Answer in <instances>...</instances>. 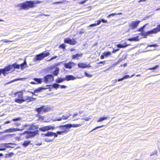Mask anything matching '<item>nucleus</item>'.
<instances>
[{"label": "nucleus", "mask_w": 160, "mask_h": 160, "mask_svg": "<svg viewBox=\"0 0 160 160\" xmlns=\"http://www.w3.org/2000/svg\"><path fill=\"white\" fill-rule=\"evenodd\" d=\"M39 128L38 125H34V124H32L30 126L29 129L30 130H38V129Z\"/></svg>", "instance_id": "obj_20"}, {"label": "nucleus", "mask_w": 160, "mask_h": 160, "mask_svg": "<svg viewBox=\"0 0 160 160\" xmlns=\"http://www.w3.org/2000/svg\"><path fill=\"white\" fill-rule=\"evenodd\" d=\"M39 129L40 131L43 132H44L48 131L47 126L40 128Z\"/></svg>", "instance_id": "obj_31"}, {"label": "nucleus", "mask_w": 160, "mask_h": 160, "mask_svg": "<svg viewBox=\"0 0 160 160\" xmlns=\"http://www.w3.org/2000/svg\"><path fill=\"white\" fill-rule=\"evenodd\" d=\"M50 53L49 52H46V51L43 52L38 54L35 56V61H40L43 60L45 57L49 56Z\"/></svg>", "instance_id": "obj_4"}, {"label": "nucleus", "mask_w": 160, "mask_h": 160, "mask_svg": "<svg viewBox=\"0 0 160 160\" xmlns=\"http://www.w3.org/2000/svg\"><path fill=\"white\" fill-rule=\"evenodd\" d=\"M105 63H106V61H101V62H98V64H105Z\"/></svg>", "instance_id": "obj_53"}, {"label": "nucleus", "mask_w": 160, "mask_h": 160, "mask_svg": "<svg viewBox=\"0 0 160 160\" xmlns=\"http://www.w3.org/2000/svg\"><path fill=\"white\" fill-rule=\"evenodd\" d=\"M8 130L9 131V132H13L16 131V130H15V128H13V129L10 128V129H9Z\"/></svg>", "instance_id": "obj_55"}, {"label": "nucleus", "mask_w": 160, "mask_h": 160, "mask_svg": "<svg viewBox=\"0 0 160 160\" xmlns=\"http://www.w3.org/2000/svg\"><path fill=\"white\" fill-rule=\"evenodd\" d=\"M30 83L31 84H36V83H35V82H31Z\"/></svg>", "instance_id": "obj_64"}, {"label": "nucleus", "mask_w": 160, "mask_h": 160, "mask_svg": "<svg viewBox=\"0 0 160 160\" xmlns=\"http://www.w3.org/2000/svg\"><path fill=\"white\" fill-rule=\"evenodd\" d=\"M130 45V44H126V43L125 42L123 44H118L117 45V47L119 48H124L127 47Z\"/></svg>", "instance_id": "obj_23"}, {"label": "nucleus", "mask_w": 160, "mask_h": 160, "mask_svg": "<svg viewBox=\"0 0 160 160\" xmlns=\"http://www.w3.org/2000/svg\"><path fill=\"white\" fill-rule=\"evenodd\" d=\"M84 75H85V76H86V77H87L88 78H90V77H91L92 76V75H91V74H88V73L86 72H85V73H84Z\"/></svg>", "instance_id": "obj_45"}, {"label": "nucleus", "mask_w": 160, "mask_h": 160, "mask_svg": "<svg viewBox=\"0 0 160 160\" xmlns=\"http://www.w3.org/2000/svg\"><path fill=\"white\" fill-rule=\"evenodd\" d=\"M43 135L45 137L52 136V132H48L44 134Z\"/></svg>", "instance_id": "obj_32"}, {"label": "nucleus", "mask_w": 160, "mask_h": 160, "mask_svg": "<svg viewBox=\"0 0 160 160\" xmlns=\"http://www.w3.org/2000/svg\"><path fill=\"white\" fill-rule=\"evenodd\" d=\"M119 50V49L118 48L116 49H113L112 51V53H116Z\"/></svg>", "instance_id": "obj_49"}, {"label": "nucleus", "mask_w": 160, "mask_h": 160, "mask_svg": "<svg viewBox=\"0 0 160 160\" xmlns=\"http://www.w3.org/2000/svg\"><path fill=\"white\" fill-rule=\"evenodd\" d=\"M97 26L96 23H94V24H92L89 25V27H93V26Z\"/></svg>", "instance_id": "obj_59"}, {"label": "nucleus", "mask_w": 160, "mask_h": 160, "mask_svg": "<svg viewBox=\"0 0 160 160\" xmlns=\"http://www.w3.org/2000/svg\"><path fill=\"white\" fill-rule=\"evenodd\" d=\"M31 142L30 140L25 141L22 144V145L25 147H26L30 144Z\"/></svg>", "instance_id": "obj_25"}, {"label": "nucleus", "mask_w": 160, "mask_h": 160, "mask_svg": "<svg viewBox=\"0 0 160 160\" xmlns=\"http://www.w3.org/2000/svg\"><path fill=\"white\" fill-rule=\"evenodd\" d=\"M63 2L62 1H59V2H54L52 3V4H58L60 3H62Z\"/></svg>", "instance_id": "obj_52"}, {"label": "nucleus", "mask_w": 160, "mask_h": 160, "mask_svg": "<svg viewBox=\"0 0 160 160\" xmlns=\"http://www.w3.org/2000/svg\"><path fill=\"white\" fill-rule=\"evenodd\" d=\"M78 115V113H74L72 115V117L73 118V117H75L76 116Z\"/></svg>", "instance_id": "obj_60"}, {"label": "nucleus", "mask_w": 160, "mask_h": 160, "mask_svg": "<svg viewBox=\"0 0 160 160\" xmlns=\"http://www.w3.org/2000/svg\"><path fill=\"white\" fill-rule=\"evenodd\" d=\"M42 1H28L18 4L16 7H19V10H28L29 8H34L36 7V4H40Z\"/></svg>", "instance_id": "obj_1"}, {"label": "nucleus", "mask_w": 160, "mask_h": 160, "mask_svg": "<svg viewBox=\"0 0 160 160\" xmlns=\"http://www.w3.org/2000/svg\"><path fill=\"white\" fill-rule=\"evenodd\" d=\"M146 0H139L138 1V2L140 3L141 2H144V1H146Z\"/></svg>", "instance_id": "obj_62"}, {"label": "nucleus", "mask_w": 160, "mask_h": 160, "mask_svg": "<svg viewBox=\"0 0 160 160\" xmlns=\"http://www.w3.org/2000/svg\"><path fill=\"white\" fill-rule=\"evenodd\" d=\"M2 41L3 42H5V43H8V42H12L13 41H9V40H7V39L2 40Z\"/></svg>", "instance_id": "obj_46"}, {"label": "nucleus", "mask_w": 160, "mask_h": 160, "mask_svg": "<svg viewBox=\"0 0 160 160\" xmlns=\"http://www.w3.org/2000/svg\"><path fill=\"white\" fill-rule=\"evenodd\" d=\"M64 42L71 45H74L77 43V41L75 39H71L69 38L64 39Z\"/></svg>", "instance_id": "obj_10"}, {"label": "nucleus", "mask_w": 160, "mask_h": 160, "mask_svg": "<svg viewBox=\"0 0 160 160\" xmlns=\"http://www.w3.org/2000/svg\"><path fill=\"white\" fill-rule=\"evenodd\" d=\"M77 3L81 4H83L85 3L87 0H76Z\"/></svg>", "instance_id": "obj_33"}, {"label": "nucleus", "mask_w": 160, "mask_h": 160, "mask_svg": "<svg viewBox=\"0 0 160 160\" xmlns=\"http://www.w3.org/2000/svg\"><path fill=\"white\" fill-rule=\"evenodd\" d=\"M75 50V49L74 48H71L70 49V51L71 52H72Z\"/></svg>", "instance_id": "obj_63"}, {"label": "nucleus", "mask_w": 160, "mask_h": 160, "mask_svg": "<svg viewBox=\"0 0 160 160\" xmlns=\"http://www.w3.org/2000/svg\"><path fill=\"white\" fill-rule=\"evenodd\" d=\"M53 139H49L48 138H46L45 139V141L47 142H51L53 140Z\"/></svg>", "instance_id": "obj_48"}, {"label": "nucleus", "mask_w": 160, "mask_h": 160, "mask_svg": "<svg viewBox=\"0 0 160 160\" xmlns=\"http://www.w3.org/2000/svg\"><path fill=\"white\" fill-rule=\"evenodd\" d=\"M59 86V85L57 83H54L52 85V87L55 88H58Z\"/></svg>", "instance_id": "obj_43"}, {"label": "nucleus", "mask_w": 160, "mask_h": 160, "mask_svg": "<svg viewBox=\"0 0 160 160\" xmlns=\"http://www.w3.org/2000/svg\"><path fill=\"white\" fill-rule=\"evenodd\" d=\"M57 57H58L57 56H55L54 57H52V58H51V59L50 60H49V61H50L52 59H54L56 58Z\"/></svg>", "instance_id": "obj_58"}, {"label": "nucleus", "mask_w": 160, "mask_h": 160, "mask_svg": "<svg viewBox=\"0 0 160 160\" xmlns=\"http://www.w3.org/2000/svg\"><path fill=\"white\" fill-rule=\"evenodd\" d=\"M60 88L62 89L64 88H66L67 87L65 85H60Z\"/></svg>", "instance_id": "obj_57"}, {"label": "nucleus", "mask_w": 160, "mask_h": 160, "mask_svg": "<svg viewBox=\"0 0 160 160\" xmlns=\"http://www.w3.org/2000/svg\"><path fill=\"white\" fill-rule=\"evenodd\" d=\"M17 80V79H14L12 80L11 81L9 82H7L6 83H5V85H7V84H9L11 83H12V82H13L15 81H16Z\"/></svg>", "instance_id": "obj_47"}, {"label": "nucleus", "mask_w": 160, "mask_h": 160, "mask_svg": "<svg viewBox=\"0 0 160 160\" xmlns=\"http://www.w3.org/2000/svg\"><path fill=\"white\" fill-rule=\"evenodd\" d=\"M160 31V24L158 25L157 27L153 28L152 30L146 32L145 33V35L148 36L150 34L156 33Z\"/></svg>", "instance_id": "obj_8"}, {"label": "nucleus", "mask_w": 160, "mask_h": 160, "mask_svg": "<svg viewBox=\"0 0 160 160\" xmlns=\"http://www.w3.org/2000/svg\"><path fill=\"white\" fill-rule=\"evenodd\" d=\"M134 75H135L134 74H133L131 76H130L129 75H125V76H124L123 77V79H125L128 78H131V77L134 76Z\"/></svg>", "instance_id": "obj_38"}, {"label": "nucleus", "mask_w": 160, "mask_h": 160, "mask_svg": "<svg viewBox=\"0 0 160 160\" xmlns=\"http://www.w3.org/2000/svg\"><path fill=\"white\" fill-rule=\"evenodd\" d=\"M39 128L38 125H34V124H32L30 126L29 129L30 130H38V129Z\"/></svg>", "instance_id": "obj_21"}, {"label": "nucleus", "mask_w": 160, "mask_h": 160, "mask_svg": "<svg viewBox=\"0 0 160 160\" xmlns=\"http://www.w3.org/2000/svg\"><path fill=\"white\" fill-rule=\"evenodd\" d=\"M84 123L83 122H82L80 123L79 124H66V126H65L67 127H68V128H70L71 127H74V128H76V127H80L81 126H82L83 124Z\"/></svg>", "instance_id": "obj_13"}, {"label": "nucleus", "mask_w": 160, "mask_h": 160, "mask_svg": "<svg viewBox=\"0 0 160 160\" xmlns=\"http://www.w3.org/2000/svg\"><path fill=\"white\" fill-rule=\"evenodd\" d=\"M43 89L44 88L42 87H39L37 89L35 90H34V92H39L41 91L42 90V89Z\"/></svg>", "instance_id": "obj_40"}, {"label": "nucleus", "mask_w": 160, "mask_h": 160, "mask_svg": "<svg viewBox=\"0 0 160 160\" xmlns=\"http://www.w3.org/2000/svg\"><path fill=\"white\" fill-rule=\"evenodd\" d=\"M122 14V13H121V12L118 13H112L110 14H109V15H108L107 16V18H109L111 16H114L116 15H121Z\"/></svg>", "instance_id": "obj_34"}, {"label": "nucleus", "mask_w": 160, "mask_h": 160, "mask_svg": "<svg viewBox=\"0 0 160 160\" xmlns=\"http://www.w3.org/2000/svg\"><path fill=\"white\" fill-rule=\"evenodd\" d=\"M47 127L48 128V131L49 130H53L55 128L54 127L52 126L51 125L47 126Z\"/></svg>", "instance_id": "obj_37"}, {"label": "nucleus", "mask_w": 160, "mask_h": 160, "mask_svg": "<svg viewBox=\"0 0 160 160\" xmlns=\"http://www.w3.org/2000/svg\"><path fill=\"white\" fill-rule=\"evenodd\" d=\"M71 114H69L68 115H63L62 116V119L66 120L68 119V118L71 116Z\"/></svg>", "instance_id": "obj_35"}, {"label": "nucleus", "mask_w": 160, "mask_h": 160, "mask_svg": "<svg viewBox=\"0 0 160 160\" xmlns=\"http://www.w3.org/2000/svg\"><path fill=\"white\" fill-rule=\"evenodd\" d=\"M36 98H33L31 96H26L25 99L21 100L22 101V103L26 102H31L35 101L36 100Z\"/></svg>", "instance_id": "obj_11"}, {"label": "nucleus", "mask_w": 160, "mask_h": 160, "mask_svg": "<svg viewBox=\"0 0 160 160\" xmlns=\"http://www.w3.org/2000/svg\"><path fill=\"white\" fill-rule=\"evenodd\" d=\"M65 80H66L67 81H68L75 80L76 78L72 75H68L65 76Z\"/></svg>", "instance_id": "obj_19"}, {"label": "nucleus", "mask_w": 160, "mask_h": 160, "mask_svg": "<svg viewBox=\"0 0 160 160\" xmlns=\"http://www.w3.org/2000/svg\"><path fill=\"white\" fill-rule=\"evenodd\" d=\"M35 81L37 82L36 84H40L42 82V79L41 78H34L33 79Z\"/></svg>", "instance_id": "obj_26"}, {"label": "nucleus", "mask_w": 160, "mask_h": 160, "mask_svg": "<svg viewBox=\"0 0 160 160\" xmlns=\"http://www.w3.org/2000/svg\"><path fill=\"white\" fill-rule=\"evenodd\" d=\"M78 67L79 68H85L88 67V66L84 63L80 62L78 64Z\"/></svg>", "instance_id": "obj_22"}, {"label": "nucleus", "mask_w": 160, "mask_h": 160, "mask_svg": "<svg viewBox=\"0 0 160 160\" xmlns=\"http://www.w3.org/2000/svg\"><path fill=\"white\" fill-rule=\"evenodd\" d=\"M14 97L16 98L14 99V101L18 103L21 104L22 103L21 100L23 99V92L22 91L17 92L14 94Z\"/></svg>", "instance_id": "obj_2"}, {"label": "nucleus", "mask_w": 160, "mask_h": 160, "mask_svg": "<svg viewBox=\"0 0 160 160\" xmlns=\"http://www.w3.org/2000/svg\"><path fill=\"white\" fill-rule=\"evenodd\" d=\"M75 65V63L73 62H69L67 63H65L64 64V67L66 68L71 69L73 66Z\"/></svg>", "instance_id": "obj_14"}, {"label": "nucleus", "mask_w": 160, "mask_h": 160, "mask_svg": "<svg viewBox=\"0 0 160 160\" xmlns=\"http://www.w3.org/2000/svg\"><path fill=\"white\" fill-rule=\"evenodd\" d=\"M23 134H26V138L28 139L32 138L37 135L39 134V130H35L34 131H24Z\"/></svg>", "instance_id": "obj_3"}, {"label": "nucleus", "mask_w": 160, "mask_h": 160, "mask_svg": "<svg viewBox=\"0 0 160 160\" xmlns=\"http://www.w3.org/2000/svg\"><path fill=\"white\" fill-rule=\"evenodd\" d=\"M64 81H65V78H58L56 79V81L58 83H60L63 82Z\"/></svg>", "instance_id": "obj_28"}, {"label": "nucleus", "mask_w": 160, "mask_h": 160, "mask_svg": "<svg viewBox=\"0 0 160 160\" xmlns=\"http://www.w3.org/2000/svg\"><path fill=\"white\" fill-rule=\"evenodd\" d=\"M20 119V118H13L12 119V120L13 121H17V120H19Z\"/></svg>", "instance_id": "obj_56"}, {"label": "nucleus", "mask_w": 160, "mask_h": 160, "mask_svg": "<svg viewBox=\"0 0 160 160\" xmlns=\"http://www.w3.org/2000/svg\"><path fill=\"white\" fill-rule=\"evenodd\" d=\"M108 119V118L107 117H101L99 119L97 120V122H100L102 121L103 120H107Z\"/></svg>", "instance_id": "obj_30"}, {"label": "nucleus", "mask_w": 160, "mask_h": 160, "mask_svg": "<svg viewBox=\"0 0 160 160\" xmlns=\"http://www.w3.org/2000/svg\"><path fill=\"white\" fill-rule=\"evenodd\" d=\"M140 22V21H132L129 24V26L131 29H135L137 28Z\"/></svg>", "instance_id": "obj_9"}, {"label": "nucleus", "mask_w": 160, "mask_h": 160, "mask_svg": "<svg viewBox=\"0 0 160 160\" xmlns=\"http://www.w3.org/2000/svg\"><path fill=\"white\" fill-rule=\"evenodd\" d=\"M102 22L103 23H107V21L106 20H105L103 19H102L101 20H99L97 21V23L96 24V25H99L101 22Z\"/></svg>", "instance_id": "obj_27"}, {"label": "nucleus", "mask_w": 160, "mask_h": 160, "mask_svg": "<svg viewBox=\"0 0 160 160\" xmlns=\"http://www.w3.org/2000/svg\"><path fill=\"white\" fill-rule=\"evenodd\" d=\"M104 126V125H101V126H98V127H97L95 128H94L91 131H90V132H92V131L97 129H98V128H102V127H103Z\"/></svg>", "instance_id": "obj_42"}, {"label": "nucleus", "mask_w": 160, "mask_h": 160, "mask_svg": "<svg viewBox=\"0 0 160 160\" xmlns=\"http://www.w3.org/2000/svg\"><path fill=\"white\" fill-rule=\"evenodd\" d=\"M54 80V77L52 75L48 74L44 76L43 82L46 83H50Z\"/></svg>", "instance_id": "obj_7"}, {"label": "nucleus", "mask_w": 160, "mask_h": 160, "mask_svg": "<svg viewBox=\"0 0 160 160\" xmlns=\"http://www.w3.org/2000/svg\"><path fill=\"white\" fill-rule=\"evenodd\" d=\"M65 47L66 45L64 43H62L59 46V48H62L64 50L65 49Z\"/></svg>", "instance_id": "obj_39"}, {"label": "nucleus", "mask_w": 160, "mask_h": 160, "mask_svg": "<svg viewBox=\"0 0 160 160\" xmlns=\"http://www.w3.org/2000/svg\"><path fill=\"white\" fill-rule=\"evenodd\" d=\"M62 119V117H60L57 119V120L58 121H61Z\"/></svg>", "instance_id": "obj_61"}, {"label": "nucleus", "mask_w": 160, "mask_h": 160, "mask_svg": "<svg viewBox=\"0 0 160 160\" xmlns=\"http://www.w3.org/2000/svg\"><path fill=\"white\" fill-rule=\"evenodd\" d=\"M59 69L58 68H56L55 70L53 72V76H57L58 75V74L59 73Z\"/></svg>", "instance_id": "obj_29"}, {"label": "nucleus", "mask_w": 160, "mask_h": 160, "mask_svg": "<svg viewBox=\"0 0 160 160\" xmlns=\"http://www.w3.org/2000/svg\"><path fill=\"white\" fill-rule=\"evenodd\" d=\"M58 135H62L63 133V132L61 131H58L57 132Z\"/></svg>", "instance_id": "obj_51"}, {"label": "nucleus", "mask_w": 160, "mask_h": 160, "mask_svg": "<svg viewBox=\"0 0 160 160\" xmlns=\"http://www.w3.org/2000/svg\"><path fill=\"white\" fill-rule=\"evenodd\" d=\"M159 65H157L155 66H154L152 68H149V69L150 70H155L157 68H159Z\"/></svg>", "instance_id": "obj_41"}, {"label": "nucleus", "mask_w": 160, "mask_h": 160, "mask_svg": "<svg viewBox=\"0 0 160 160\" xmlns=\"http://www.w3.org/2000/svg\"><path fill=\"white\" fill-rule=\"evenodd\" d=\"M111 53L110 52H104L103 53L102 55H101L100 56V58L102 59L104 58L105 57H107L108 56L110 55Z\"/></svg>", "instance_id": "obj_17"}, {"label": "nucleus", "mask_w": 160, "mask_h": 160, "mask_svg": "<svg viewBox=\"0 0 160 160\" xmlns=\"http://www.w3.org/2000/svg\"><path fill=\"white\" fill-rule=\"evenodd\" d=\"M20 65V67L21 69H23L27 67V64L26 60H24L23 62L21 63Z\"/></svg>", "instance_id": "obj_24"}, {"label": "nucleus", "mask_w": 160, "mask_h": 160, "mask_svg": "<svg viewBox=\"0 0 160 160\" xmlns=\"http://www.w3.org/2000/svg\"><path fill=\"white\" fill-rule=\"evenodd\" d=\"M58 135V134L57 133V132H52V136H54V138H56L57 137Z\"/></svg>", "instance_id": "obj_50"}, {"label": "nucleus", "mask_w": 160, "mask_h": 160, "mask_svg": "<svg viewBox=\"0 0 160 160\" xmlns=\"http://www.w3.org/2000/svg\"><path fill=\"white\" fill-rule=\"evenodd\" d=\"M128 40L130 41H137L138 40V37H135L129 38L128 39Z\"/></svg>", "instance_id": "obj_36"}, {"label": "nucleus", "mask_w": 160, "mask_h": 160, "mask_svg": "<svg viewBox=\"0 0 160 160\" xmlns=\"http://www.w3.org/2000/svg\"><path fill=\"white\" fill-rule=\"evenodd\" d=\"M66 124L63 125H61L59 127L60 129L61 130V131L63 132V133H66L68 132L69 131V130L68 129V127H67L66 126Z\"/></svg>", "instance_id": "obj_15"}, {"label": "nucleus", "mask_w": 160, "mask_h": 160, "mask_svg": "<svg viewBox=\"0 0 160 160\" xmlns=\"http://www.w3.org/2000/svg\"><path fill=\"white\" fill-rule=\"evenodd\" d=\"M9 73V72H8L6 67L4 68L0 69V76H1L2 73L3 76H5L6 74H7Z\"/></svg>", "instance_id": "obj_16"}, {"label": "nucleus", "mask_w": 160, "mask_h": 160, "mask_svg": "<svg viewBox=\"0 0 160 160\" xmlns=\"http://www.w3.org/2000/svg\"><path fill=\"white\" fill-rule=\"evenodd\" d=\"M82 53H77L73 55L72 56V58L73 59H78L79 57H82Z\"/></svg>", "instance_id": "obj_18"}, {"label": "nucleus", "mask_w": 160, "mask_h": 160, "mask_svg": "<svg viewBox=\"0 0 160 160\" xmlns=\"http://www.w3.org/2000/svg\"><path fill=\"white\" fill-rule=\"evenodd\" d=\"M123 80V77L121 78H120V79H118V80H115V82H117V81H118V82H119V81H121L122 80Z\"/></svg>", "instance_id": "obj_54"}, {"label": "nucleus", "mask_w": 160, "mask_h": 160, "mask_svg": "<svg viewBox=\"0 0 160 160\" xmlns=\"http://www.w3.org/2000/svg\"><path fill=\"white\" fill-rule=\"evenodd\" d=\"M148 47H157L159 46V45L157 44H151L149 45L148 46Z\"/></svg>", "instance_id": "obj_44"}, {"label": "nucleus", "mask_w": 160, "mask_h": 160, "mask_svg": "<svg viewBox=\"0 0 160 160\" xmlns=\"http://www.w3.org/2000/svg\"><path fill=\"white\" fill-rule=\"evenodd\" d=\"M49 109V108L42 105L40 107L36 108L35 109V111L37 112L38 114H40L41 113H45L48 112Z\"/></svg>", "instance_id": "obj_5"}, {"label": "nucleus", "mask_w": 160, "mask_h": 160, "mask_svg": "<svg viewBox=\"0 0 160 160\" xmlns=\"http://www.w3.org/2000/svg\"><path fill=\"white\" fill-rule=\"evenodd\" d=\"M7 70L8 72L13 68V69L12 70V71H14V69H19L20 68V65L17 64V63L15 62L13 63L12 65H9L7 66H6Z\"/></svg>", "instance_id": "obj_6"}, {"label": "nucleus", "mask_w": 160, "mask_h": 160, "mask_svg": "<svg viewBox=\"0 0 160 160\" xmlns=\"http://www.w3.org/2000/svg\"><path fill=\"white\" fill-rule=\"evenodd\" d=\"M12 143H4L0 145V151L5 150L6 148L11 147L9 145V144H12Z\"/></svg>", "instance_id": "obj_12"}]
</instances>
